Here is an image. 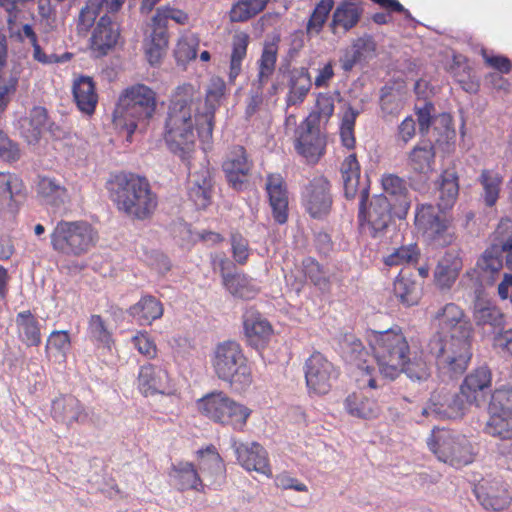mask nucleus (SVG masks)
Returning <instances> with one entry per match:
<instances>
[{
	"mask_svg": "<svg viewBox=\"0 0 512 512\" xmlns=\"http://www.w3.org/2000/svg\"><path fill=\"white\" fill-rule=\"evenodd\" d=\"M226 91L220 77H213L204 102L199 89L191 83L178 85L168 100L163 139L168 149L181 159H188L195 150L197 138L204 144L212 142L215 114Z\"/></svg>",
	"mask_w": 512,
	"mask_h": 512,
	"instance_id": "1",
	"label": "nucleus"
},
{
	"mask_svg": "<svg viewBox=\"0 0 512 512\" xmlns=\"http://www.w3.org/2000/svg\"><path fill=\"white\" fill-rule=\"evenodd\" d=\"M106 189L116 209L132 220H149L157 210L158 196L144 176L132 172L113 174Z\"/></svg>",
	"mask_w": 512,
	"mask_h": 512,
	"instance_id": "2",
	"label": "nucleus"
},
{
	"mask_svg": "<svg viewBox=\"0 0 512 512\" xmlns=\"http://www.w3.org/2000/svg\"><path fill=\"white\" fill-rule=\"evenodd\" d=\"M157 107L156 92L145 84H134L125 88L113 111V125L120 133H126V141L132 142V136L139 125H147L153 118Z\"/></svg>",
	"mask_w": 512,
	"mask_h": 512,
	"instance_id": "3",
	"label": "nucleus"
},
{
	"mask_svg": "<svg viewBox=\"0 0 512 512\" xmlns=\"http://www.w3.org/2000/svg\"><path fill=\"white\" fill-rule=\"evenodd\" d=\"M366 340L377 361L380 373L391 380L401 374L404 359L411 355L408 339L400 326L383 331L369 330Z\"/></svg>",
	"mask_w": 512,
	"mask_h": 512,
	"instance_id": "4",
	"label": "nucleus"
},
{
	"mask_svg": "<svg viewBox=\"0 0 512 512\" xmlns=\"http://www.w3.org/2000/svg\"><path fill=\"white\" fill-rule=\"evenodd\" d=\"M211 362L216 376L235 392H245L253 384L252 368L238 342L228 340L219 343Z\"/></svg>",
	"mask_w": 512,
	"mask_h": 512,
	"instance_id": "5",
	"label": "nucleus"
},
{
	"mask_svg": "<svg viewBox=\"0 0 512 512\" xmlns=\"http://www.w3.org/2000/svg\"><path fill=\"white\" fill-rule=\"evenodd\" d=\"M472 336L435 333L428 343L438 368L451 375L462 374L472 357Z\"/></svg>",
	"mask_w": 512,
	"mask_h": 512,
	"instance_id": "6",
	"label": "nucleus"
},
{
	"mask_svg": "<svg viewBox=\"0 0 512 512\" xmlns=\"http://www.w3.org/2000/svg\"><path fill=\"white\" fill-rule=\"evenodd\" d=\"M97 240V231L83 220H60L50 234L52 249L64 256L84 255L95 246Z\"/></svg>",
	"mask_w": 512,
	"mask_h": 512,
	"instance_id": "7",
	"label": "nucleus"
},
{
	"mask_svg": "<svg viewBox=\"0 0 512 512\" xmlns=\"http://www.w3.org/2000/svg\"><path fill=\"white\" fill-rule=\"evenodd\" d=\"M198 411L211 421L243 431L252 410L229 397L223 391L206 394L197 401Z\"/></svg>",
	"mask_w": 512,
	"mask_h": 512,
	"instance_id": "8",
	"label": "nucleus"
},
{
	"mask_svg": "<svg viewBox=\"0 0 512 512\" xmlns=\"http://www.w3.org/2000/svg\"><path fill=\"white\" fill-rule=\"evenodd\" d=\"M427 445L438 460L460 468L474 461L475 452L470 440L448 429L434 428Z\"/></svg>",
	"mask_w": 512,
	"mask_h": 512,
	"instance_id": "9",
	"label": "nucleus"
},
{
	"mask_svg": "<svg viewBox=\"0 0 512 512\" xmlns=\"http://www.w3.org/2000/svg\"><path fill=\"white\" fill-rule=\"evenodd\" d=\"M414 222L422 235L435 246H449L456 238L453 219L432 204L418 205Z\"/></svg>",
	"mask_w": 512,
	"mask_h": 512,
	"instance_id": "10",
	"label": "nucleus"
},
{
	"mask_svg": "<svg viewBox=\"0 0 512 512\" xmlns=\"http://www.w3.org/2000/svg\"><path fill=\"white\" fill-rule=\"evenodd\" d=\"M168 20L185 25L189 21V15L181 9L171 6H163L156 10L152 17V32L144 41L145 55L151 65L161 61L168 47Z\"/></svg>",
	"mask_w": 512,
	"mask_h": 512,
	"instance_id": "11",
	"label": "nucleus"
},
{
	"mask_svg": "<svg viewBox=\"0 0 512 512\" xmlns=\"http://www.w3.org/2000/svg\"><path fill=\"white\" fill-rule=\"evenodd\" d=\"M369 190L360 191L358 221L362 228H367L371 237L376 238L385 231L391 221L392 204L384 194L375 195L367 206Z\"/></svg>",
	"mask_w": 512,
	"mask_h": 512,
	"instance_id": "12",
	"label": "nucleus"
},
{
	"mask_svg": "<svg viewBox=\"0 0 512 512\" xmlns=\"http://www.w3.org/2000/svg\"><path fill=\"white\" fill-rule=\"evenodd\" d=\"M304 376L308 392L326 395L340 376V370L323 353L314 351L305 361Z\"/></svg>",
	"mask_w": 512,
	"mask_h": 512,
	"instance_id": "13",
	"label": "nucleus"
},
{
	"mask_svg": "<svg viewBox=\"0 0 512 512\" xmlns=\"http://www.w3.org/2000/svg\"><path fill=\"white\" fill-rule=\"evenodd\" d=\"M331 185L327 178H313L302 192V205L306 212L315 219L326 217L332 208Z\"/></svg>",
	"mask_w": 512,
	"mask_h": 512,
	"instance_id": "14",
	"label": "nucleus"
},
{
	"mask_svg": "<svg viewBox=\"0 0 512 512\" xmlns=\"http://www.w3.org/2000/svg\"><path fill=\"white\" fill-rule=\"evenodd\" d=\"M477 500L486 510L502 511L512 501L508 485L502 479H482L474 488Z\"/></svg>",
	"mask_w": 512,
	"mask_h": 512,
	"instance_id": "15",
	"label": "nucleus"
},
{
	"mask_svg": "<svg viewBox=\"0 0 512 512\" xmlns=\"http://www.w3.org/2000/svg\"><path fill=\"white\" fill-rule=\"evenodd\" d=\"M472 403L466 402V398L460 389L459 393L441 395L433 393L427 407L422 409L423 416H434L440 419H457L461 418L468 405Z\"/></svg>",
	"mask_w": 512,
	"mask_h": 512,
	"instance_id": "16",
	"label": "nucleus"
},
{
	"mask_svg": "<svg viewBox=\"0 0 512 512\" xmlns=\"http://www.w3.org/2000/svg\"><path fill=\"white\" fill-rule=\"evenodd\" d=\"M50 415L57 423L68 428L84 423L88 413L84 404L72 394H60L51 402Z\"/></svg>",
	"mask_w": 512,
	"mask_h": 512,
	"instance_id": "17",
	"label": "nucleus"
},
{
	"mask_svg": "<svg viewBox=\"0 0 512 512\" xmlns=\"http://www.w3.org/2000/svg\"><path fill=\"white\" fill-rule=\"evenodd\" d=\"M326 136L321 133L320 127L304 125L295 140V150L307 163L316 164L326 152Z\"/></svg>",
	"mask_w": 512,
	"mask_h": 512,
	"instance_id": "18",
	"label": "nucleus"
},
{
	"mask_svg": "<svg viewBox=\"0 0 512 512\" xmlns=\"http://www.w3.org/2000/svg\"><path fill=\"white\" fill-rule=\"evenodd\" d=\"M234 451L238 463L247 471H255L268 478L272 477V467L266 449L257 442L235 443Z\"/></svg>",
	"mask_w": 512,
	"mask_h": 512,
	"instance_id": "19",
	"label": "nucleus"
},
{
	"mask_svg": "<svg viewBox=\"0 0 512 512\" xmlns=\"http://www.w3.org/2000/svg\"><path fill=\"white\" fill-rule=\"evenodd\" d=\"M265 190L275 222L278 224L286 223L288 220L289 197L285 179L279 173L268 174Z\"/></svg>",
	"mask_w": 512,
	"mask_h": 512,
	"instance_id": "20",
	"label": "nucleus"
},
{
	"mask_svg": "<svg viewBox=\"0 0 512 512\" xmlns=\"http://www.w3.org/2000/svg\"><path fill=\"white\" fill-rule=\"evenodd\" d=\"M438 321L441 331L446 335L457 334L472 336L473 328L469 318L463 309L455 303H447L441 307L434 315Z\"/></svg>",
	"mask_w": 512,
	"mask_h": 512,
	"instance_id": "21",
	"label": "nucleus"
},
{
	"mask_svg": "<svg viewBox=\"0 0 512 512\" xmlns=\"http://www.w3.org/2000/svg\"><path fill=\"white\" fill-rule=\"evenodd\" d=\"M252 166L253 163L248 159L246 149L237 145L230 150L222 164V169L229 185L236 190H241Z\"/></svg>",
	"mask_w": 512,
	"mask_h": 512,
	"instance_id": "22",
	"label": "nucleus"
},
{
	"mask_svg": "<svg viewBox=\"0 0 512 512\" xmlns=\"http://www.w3.org/2000/svg\"><path fill=\"white\" fill-rule=\"evenodd\" d=\"M347 359L357 367V382L360 387L377 388L374 366L367 364L369 357L364 345L359 339H352L345 350Z\"/></svg>",
	"mask_w": 512,
	"mask_h": 512,
	"instance_id": "23",
	"label": "nucleus"
},
{
	"mask_svg": "<svg viewBox=\"0 0 512 512\" xmlns=\"http://www.w3.org/2000/svg\"><path fill=\"white\" fill-rule=\"evenodd\" d=\"M243 326L249 344L256 349L264 348L273 335L270 322L254 308L245 311Z\"/></svg>",
	"mask_w": 512,
	"mask_h": 512,
	"instance_id": "24",
	"label": "nucleus"
},
{
	"mask_svg": "<svg viewBox=\"0 0 512 512\" xmlns=\"http://www.w3.org/2000/svg\"><path fill=\"white\" fill-rule=\"evenodd\" d=\"M120 37L119 26L108 15L100 17L90 38V48L99 56L113 49Z\"/></svg>",
	"mask_w": 512,
	"mask_h": 512,
	"instance_id": "25",
	"label": "nucleus"
},
{
	"mask_svg": "<svg viewBox=\"0 0 512 512\" xmlns=\"http://www.w3.org/2000/svg\"><path fill=\"white\" fill-rule=\"evenodd\" d=\"M463 268V260L457 251H447L438 261L434 272V284L440 290H449Z\"/></svg>",
	"mask_w": 512,
	"mask_h": 512,
	"instance_id": "26",
	"label": "nucleus"
},
{
	"mask_svg": "<svg viewBox=\"0 0 512 512\" xmlns=\"http://www.w3.org/2000/svg\"><path fill=\"white\" fill-rule=\"evenodd\" d=\"M343 407L349 416L362 420L376 419L381 413L378 401L362 390L348 394Z\"/></svg>",
	"mask_w": 512,
	"mask_h": 512,
	"instance_id": "27",
	"label": "nucleus"
},
{
	"mask_svg": "<svg viewBox=\"0 0 512 512\" xmlns=\"http://www.w3.org/2000/svg\"><path fill=\"white\" fill-rule=\"evenodd\" d=\"M381 185L386 194L395 199L394 213L399 219L406 218L411 206L409 190L403 178L395 174H384Z\"/></svg>",
	"mask_w": 512,
	"mask_h": 512,
	"instance_id": "28",
	"label": "nucleus"
},
{
	"mask_svg": "<svg viewBox=\"0 0 512 512\" xmlns=\"http://www.w3.org/2000/svg\"><path fill=\"white\" fill-rule=\"evenodd\" d=\"M137 380L143 395H154L164 393L169 384V374L166 369L147 363L140 367Z\"/></svg>",
	"mask_w": 512,
	"mask_h": 512,
	"instance_id": "29",
	"label": "nucleus"
},
{
	"mask_svg": "<svg viewBox=\"0 0 512 512\" xmlns=\"http://www.w3.org/2000/svg\"><path fill=\"white\" fill-rule=\"evenodd\" d=\"M478 276L488 285L494 284L503 268L502 252L497 241H493L478 258L476 263Z\"/></svg>",
	"mask_w": 512,
	"mask_h": 512,
	"instance_id": "30",
	"label": "nucleus"
},
{
	"mask_svg": "<svg viewBox=\"0 0 512 512\" xmlns=\"http://www.w3.org/2000/svg\"><path fill=\"white\" fill-rule=\"evenodd\" d=\"M37 198L44 204L53 208L64 205L68 199V190L55 178L39 177L36 184Z\"/></svg>",
	"mask_w": 512,
	"mask_h": 512,
	"instance_id": "31",
	"label": "nucleus"
},
{
	"mask_svg": "<svg viewBox=\"0 0 512 512\" xmlns=\"http://www.w3.org/2000/svg\"><path fill=\"white\" fill-rule=\"evenodd\" d=\"M278 58V44L276 41L265 42L260 58L257 60V77L253 81V87L257 92H262L275 73Z\"/></svg>",
	"mask_w": 512,
	"mask_h": 512,
	"instance_id": "32",
	"label": "nucleus"
},
{
	"mask_svg": "<svg viewBox=\"0 0 512 512\" xmlns=\"http://www.w3.org/2000/svg\"><path fill=\"white\" fill-rule=\"evenodd\" d=\"M72 94L78 109L87 115L95 112L98 103V94L93 79L89 76H80L74 80Z\"/></svg>",
	"mask_w": 512,
	"mask_h": 512,
	"instance_id": "33",
	"label": "nucleus"
},
{
	"mask_svg": "<svg viewBox=\"0 0 512 512\" xmlns=\"http://www.w3.org/2000/svg\"><path fill=\"white\" fill-rule=\"evenodd\" d=\"M127 312L139 325H151L163 316L164 307L155 296L146 294L131 305Z\"/></svg>",
	"mask_w": 512,
	"mask_h": 512,
	"instance_id": "34",
	"label": "nucleus"
},
{
	"mask_svg": "<svg viewBox=\"0 0 512 512\" xmlns=\"http://www.w3.org/2000/svg\"><path fill=\"white\" fill-rule=\"evenodd\" d=\"M491 372L488 367L482 366L469 373L460 389L468 403H477L483 391L491 385Z\"/></svg>",
	"mask_w": 512,
	"mask_h": 512,
	"instance_id": "35",
	"label": "nucleus"
},
{
	"mask_svg": "<svg viewBox=\"0 0 512 512\" xmlns=\"http://www.w3.org/2000/svg\"><path fill=\"white\" fill-rule=\"evenodd\" d=\"M340 96L339 91L320 92L316 95L313 110L304 120V125L325 126L334 114L335 97Z\"/></svg>",
	"mask_w": 512,
	"mask_h": 512,
	"instance_id": "36",
	"label": "nucleus"
},
{
	"mask_svg": "<svg viewBox=\"0 0 512 512\" xmlns=\"http://www.w3.org/2000/svg\"><path fill=\"white\" fill-rule=\"evenodd\" d=\"M17 335L20 341L26 346H39L42 341L41 329L36 316L30 311L25 310L17 313L15 318Z\"/></svg>",
	"mask_w": 512,
	"mask_h": 512,
	"instance_id": "37",
	"label": "nucleus"
},
{
	"mask_svg": "<svg viewBox=\"0 0 512 512\" xmlns=\"http://www.w3.org/2000/svg\"><path fill=\"white\" fill-rule=\"evenodd\" d=\"M250 36L247 32H236L231 41V52L229 56L228 79L234 83L242 72L243 61L247 57Z\"/></svg>",
	"mask_w": 512,
	"mask_h": 512,
	"instance_id": "38",
	"label": "nucleus"
},
{
	"mask_svg": "<svg viewBox=\"0 0 512 512\" xmlns=\"http://www.w3.org/2000/svg\"><path fill=\"white\" fill-rule=\"evenodd\" d=\"M170 475L173 478L175 484L182 491H204V484L195 465L191 462L180 461L173 465Z\"/></svg>",
	"mask_w": 512,
	"mask_h": 512,
	"instance_id": "39",
	"label": "nucleus"
},
{
	"mask_svg": "<svg viewBox=\"0 0 512 512\" xmlns=\"http://www.w3.org/2000/svg\"><path fill=\"white\" fill-rule=\"evenodd\" d=\"M23 191V181L16 174L0 172V206L16 210L17 198L23 196Z\"/></svg>",
	"mask_w": 512,
	"mask_h": 512,
	"instance_id": "40",
	"label": "nucleus"
},
{
	"mask_svg": "<svg viewBox=\"0 0 512 512\" xmlns=\"http://www.w3.org/2000/svg\"><path fill=\"white\" fill-rule=\"evenodd\" d=\"M363 13V9L356 3L343 1L338 4L332 14L331 29L335 33L338 28L344 32L355 27Z\"/></svg>",
	"mask_w": 512,
	"mask_h": 512,
	"instance_id": "41",
	"label": "nucleus"
},
{
	"mask_svg": "<svg viewBox=\"0 0 512 512\" xmlns=\"http://www.w3.org/2000/svg\"><path fill=\"white\" fill-rule=\"evenodd\" d=\"M435 149L430 141H421L410 151L408 165L417 173L427 174L433 170Z\"/></svg>",
	"mask_w": 512,
	"mask_h": 512,
	"instance_id": "42",
	"label": "nucleus"
},
{
	"mask_svg": "<svg viewBox=\"0 0 512 512\" xmlns=\"http://www.w3.org/2000/svg\"><path fill=\"white\" fill-rule=\"evenodd\" d=\"M196 455L201 471L212 480V483L218 476H224L226 471L224 461L213 444L199 449Z\"/></svg>",
	"mask_w": 512,
	"mask_h": 512,
	"instance_id": "43",
	"label": "nucleus"
},
{
	"mask_svg": "<svg viewBox=\"0 0 512 512\" xmlns=\"http://www.w3.org/2000/svg\"><path fill=\"white\" fill-rule=\"evenodd\" d=\"M489 418L484 426V432L501 440H512V413L489 409Z\"/></svg>",
	"mask_w": 512,
	"mask_h": 512,
	"instance_id": "44",
	"label": "nucleus"
},
{
	"mask_svg": "<svg viewBox=\"0 0 512 512\" xmlns=\"http://www.w3.org/2000/svg\"><path fill=\"white\" fill-rule=\"evenodd\" d=\"M223 285L233 296L241 299H253L259 293V287L253 278L245 273L224 276Z\"/></svg>",
	"mask_w": 512,
	"mask_h": 512,
	"instance_id": "45",
	"label": "nucleus"
},
{
	"mask_svg": "<svg viewBox=\"0 0 512 512\" xmlns=\"http://www.w3.org/2000/svg\"><path fill=\"white\" fill-rule=\"evenodd\" d=\"M312 86L311 77L306 68L292 73L289 80V91L286 96L287 106H295L304 102Z\"/></svg>",
	"mask_w": 512,
	"mask_h": 512,
	"instance_id": "46",
	"label": "nucleus"
},
{
	"mask_svg": "<svg viewBox=\"0 0 512 512\" xmlns=\"http://www.w3.org/2000/svg\"><path fill=\"white\" fill-rule=\"evenodd\" d=\"M341 175L346 198L352 199L359 189L361 167L355 153L346 156L341 164Z\"/></svg>",
	"mask_w": 512,
	"mask_h": 512,
	"instance_id": "47",
	"label": "nucleus"
},
{
	"mask_svg": "<svg viewBox=\"0 0 512 512\" xmlns=\"http://www.w3.org/2000/svg\"><path fill=\"white\" fill-rule=\"evenodd\" d=\"M71 348V338L67 330L52 331L45 344V353L49 359L56 362L66 360L67 353Z\"/></svg>",
	"mask_w": 512,
	"mask_h": 512,
	"instance_id": "48",
	"label": "nucleus"
},
{
	"mask_svg": "<svg viewBox=\"0 0 512 512\" xmlns=\"http://www.w3.org/2000/svg\"><path fill=\"white\" fill-rule=\"evenodd\" d=\"M459 194V183L456 172L445 170L440 176L438 208L441 210L451 208Z\"/></svg>",
	"mask_w": 512,
	"mask_h": 512,
	"instance_id": "49",
	"label": "nucleus"
},
{
	"mask_svg": "<svg viewBox=\"0 0 512 512\" xmlns=\"http://www.w3.org/2000/svg\"><path fill=\"white\" fill-rule=\"evenodd\" d=\"M478 182L483 188V200L487 207H493L500 195L503 183L502 175L491 169H483L478 177Z\"/></svg>",
	"mask_w": 512,
	"mask_h": 512,
	"instance_id": "50",
	"label": "nucleus"
},
{
	"mask_svg": "<svg viewBox=\"0 0 512 512\" xmlns=\"http://www.w3.org/2000/svg\"><path fill=\"white\" fill-rule=\"evenodd\" d=\"M48 113L44 107L35 106L31 109L29 117L23 120V134L29 143L37 142L46 127Z\"/></svg>",
	"mask_w": 512,
	"mask_h": 512,
	"instance_id": "51",
	"label": "nucleus"
},
{
	"mask_svg": "<svg viewBox=\"0 0 512 512\" xmlns=\"http://www.w3.org/2000/svg\"><path fill=\"white\" fill-rule=\"evenodd\" d=\"M87 331L90 340L97 347L110 350L114 345L112 332L108 329V325L101 315L92 314L89 317Z\"/></svg>",
	"mask_w": 512,
	"mask_h": 512,
	"instance_id": "52",
	"label": "nucleus"
},
{
	"mask_svg": "<svg viewBox=\"0 0 512 512\" xmlns=\"http://www.w3.org/2000/svg\"><path fill=\"white\" fill-rule=\"evenodd\" d=\"M491 238L493 241H497L502 254L505 253L506 265L512 270V219L501 218Z\"/></svg>",
	"mask_w": 512,
	"mask_h": 512,
	"instance_id": "53",
	"label": "nucleus"
},
{
	"mask_svg": "<svg viewBox=\"0 0 512 512\" xmlns=\"http://www.w3.org/2000/svg\"><path fill=\"white\" fill-rule=\"evenodd\" d=\"M401 373H405L412 381H426L431 376V368L423 357L422 352H412L408 359H404Z\"/></svg>",
	"mask_w": 512,
	"mask_h": 512,
	"instance_id": "54",
	"label": "nucleus"
},
{
	"mask_svg": "<svg viewBox=\"0 0 512 512\" xmlns=\"http://www.w3.org/2000/svg\"><path fill=\"white\" fill-rule=\"evenodd\" d=\"M270 0H239L235 2L230 11L231 22H246L262 12Z\"/></svg>",
	"mask_w": 512,
	"mask_h": 512,
	"instance_id": "55",
	"label": "nucleus"
},
{
	"mask_svg": "<svg viewBox=\"0 0 512 512\" xmlns=\"http://www.w3.org/2000/svg\"><path fill=\"white\" fill-rule=\"evenodd\" d=\"M111 0H87L86 4L80 10L77 20V32L79 35L86 36L94 25L97 16L99 15L103 4L105 3L108 10L110 9L109 3Z\"/></svg>",
	"mask_w": 512,
	"mask_h": 512,
	"instance_id": "56",
	"label": "nucleus"
},
{
	"mask_svg": "<svg viewBox=\"0 0 512 512\" xmlns=\"http://www.w3.org/2000/svg\"><path fill=\"white\" fill-rule=\"evenodd\" d=\"M474 321L478 326L491 325L503 327L505 316L501 310L490 302H478L473 312Z\"/></svg>",
	"mask_w": 512,
	"mask_h": 512,
	"instance_id": "57",
	"label": "nucleus"
},
{
	"mask_svg": "<svg viewBox=\"0 0 512 512\" xmlns=\"http://www.w3.org/2000/svg\"><path fill=\"white\" fill-rule=\"evenodd\" d=\"M393 291L396 298L405 306L417 305L420 300V293L416 282L402 273L396 277Z\"/></svg>",
	"mask_w": 512,
	"mask_h": 512,
	"instance_id": "58",
	"label": "nucleus"
},
{
	"mask_svg": "<svg viewBox=\"0 0 512 512\" xmlns=\"http://www.w3.org/2000/svg\"><path fill=\"white\" fill-rule=\"evenodd\" d=\"M420 250L415 243L402 245L383 258L386 266H400L417 262Z\"/></svg>",
	"mask_w": 512,
	"mask_h": 512,
	"instance_id": "59",
	"label": "nucleus"
},
{
	"mask_svg": "<svg viewBox=\"0 0 512 512\" xmlns=\"http://www.w3.org/2000/svg\"><path fill=\"white\" fill-rule=\"evenodd\" d=\"M334 7V0H320L313 12L310 15V18L306 25L307 34H319L327 18Z\"/></svg>",
	"mask_w": 512,
	"mask_h": 512,
	"instance_id": "60",
	"label": "nucleus"
},
{
	"mask_svg": "<svg viewBox=\"0 0 512 512\" xmlns=\"http://www.w3.org/2000/svg\"><path fill=\"white\" fill-rule=\"evenodd\" d=\"M359 112L353 107L349 106L345 111L339 130L340 140L343 147L348 150H353L356 145V138L354 134L356 119Z\"/></svg>",
	"mask_w": 512,
	"mask_h": 512,
	"instance_id": "61",
	"label": "nucleus"
},
{
	"mask_svg": "<svg viewBox=\"0 0 512 512\" xmlns=\"http://www.w3.org/2000/svg\"><path fill=\"white\" fill-rule=\"evenodd\" d=\"M304 275L315 286L321 290H329L330 279L326 275L323 267L312 257H307L302 261Z\"/></svg>",
	"mask_w": 512,
	"mask_h": 512,
	"instance_id": "62",
	"label": "nucleus"
},
{
	"mask_svg": "<svg viewBox=\"0 0 512 512\" xmlns=\"http://www.w3.org/2000/svg\"><path fill=\"white\" fill-rule=\"evenodd\" d=\"M199 37L194 33L182 35L175 48V56L178 61L188 62L197 56Z\"/></svg>",
	"mask_w": 512,
	"mask_h": 512,
	"instance_id": "63",
	"label": "nucleus"
},
{
	"mask_svg": "<svg viewBox=\"0 0 512 512\" xmlns=\"http://www.w3.org/2000/svg\"><path fill=\"white\" fill-rule=\"evenodd\" d=\"M381 110L386 115L398 113L402 108V93L400 89L384 86L380 91Z\"/></svg>",
	"mask_w": 512,
	"mask_h": 512,
	"instance_id": "64",
	"label": "nucleus"
}]
</instances>
